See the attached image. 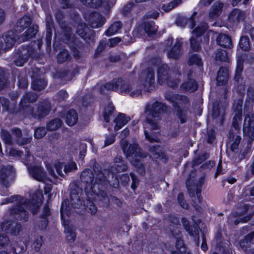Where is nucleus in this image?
Instances as JSON below:
<instances>
[{"label":"nucleus","mask_w":254,"mask_h":254,"mask_svg":"<svg viewBox=\"0 0 254 254\" xmlns=\"http://www.w3.org/2000/svg\"><path fill=\"white\" fill-rule=\"evenodd\" d=\"M43 193L42 190H37L32 195L30 199H22L18 205L13 208L10 214L15 219L26 221L28 219V213L24 207L26 208L33 214H35L42 202Z\"/></svg>","instance_id":"obj_1"},{"label":"nucleus","mask_w":254,"mask_h":254,"mask_svg":"<svg viewBox=\"0 0 254 254\" xmlns=\"http://www.w3.org/2000/svg\"><path fill=\"white\" fill-rule=\"evenodd\" d=\"M55 17L59 23L60 28L62 30L64 34L63 40L68 45L72 51L74 57L78 59L80 57L79 50L83 46V44L77 39L74 35L72 33L71 28L67 24L64 20V16L63 13L60 11L55 13Z\"/></svg>","instance_id":"obj_2"},{"label":"nucleus","mask_w":254,"mask_h":254,"mask_svg":"<svg viewBox=\"0 0 254 254\" xmlns=\"http://www.w3.org/2000/svg\"><path fill=\"white\" fill-rule=\"evenodd\" d=\"M108 177L105 176L104 174H100L96 177L94 183V174L91 170L86 169L82 172L80 175L81 181L85 183V191L86 194L92 196V194L98 195L100 193V190L107 185V180L109 179L110 175Z\"/></svg>","instance_id":"obj_3"},{"label":"nucleus","mask_w":254,"mask_h":254,"mask_svg":"<svg viewBox=\"0 0 254 254\" xmlns=\"http://www.w3.org/2000/svg\"><path fill=\"white\" fill-rule=\"evenodd\" d=\"M166 109L164 105L158 101L152 104H147L146 106L145 114L147 116L144 124V132L146 138L150 142H157L158 138L155 136H150L146 130L147 127H150L153 129L158 128V125L155 122L159 115Z\"/></svg>","instance_id":"obj_4"},{"label":"nucleus","mask_w":254,"mask_h":254,"mask_svg":"<svg viewBox=\"0 0 254 254\" xmlns=\"http://www.w3.org/2000/svg\"><path fill=\"white\" fill-rule=\"evenodd\" d=\"M133 84L127 82L122 78H115L111 82L101 86L100 92L105 93V90L115 91L122 94H129L133 97H138L141 94L139 90H133Z\"/></svg>","instance_id":"obj_5"},{"label":"nucleus","mask_w":254,"mask_h":254,"mask_svg":"<svg viewBox=\"0 0 254 254\" xmlns=\"http://www.w3.org/2000/svg\"><path fill=\"white\" fill-rule=\"evenodd\" d=\"M121 146L128 160L136 167L137 171L140 174L143 175L145 173V169L140 161L146 156V154L141 152L140 149L137 147L136 143L130 144L128 146L127 142L126 140H123L121 142Z\"/></svg>","instance_id":"obj_6"},{"label":"nucleus","mask_w":254,"mask_h":254,"mask_svg":"<svg viewBox=\"0 0 254 254\" xmlns=\"http://www.w3.org/2000/svg\"><path fill=\"white\" fill-rule=\"evenodd\" d=\"M55 168L57 174L61 177H64V174H67L77 169L76 163L73 161L63 163L60 161H56L53 164H49L47 165V169L49 174L54 179H56L58 177L55 172Z\"/></svg>","instance_id":"obj_7"},{"label":"nucleus","mask_w":254,"mask_h":254,"mask_svg":"<svg viewBox=\"0 0 254 254\" xmlns=\"http://www.w3.org/2000/svg\"><path fill=\"white\" fill-rule=\"evenodd\" d=\"M43 57V54H37L34 51L25 49H18L14 55V62L16 63L25 64L27 62H38Z\"/></svg>","instance_id":"obj_8"},{"label":"nucleus","mask_w":254,"mask_h":254,"mask_svg":"<svg viewBox=\"0 0 254 254\" xmlns=\"http://www.w3.org/2000/svg\"><path fill=\"white\" fill-rule=\"evenodd\" d=\"M164 45L169 58L176 60L179 58L182 53V42L178 39L174 41L173 38H169L165 41Z\"/></svg>","instance_id":"obj_9"},{"label":"nucleus","mask_w":254,"mask_h":254,"mask_svg":"<svg viewBox=\"0 0 254 254\" xmlns=\"http://www.w3.org/2000/svg\"><path fill=\"white\" fill-rule=\"evenodd\" d=\"M25 152L27 153L26 159L23 161V163L27 166V169L31 176L35 180L45 182L46 181V177L45 173L43 171V169L39 166H31L29 163L33 160V157L29 154V151L25 149Z\"/></svg>","instance_id":"obj_10"},{"label":"nucleus","mask_w":254,"mask_h":254,"mask_svg":"<svg viewBox=\"0 0 254 254\" xmlns=\"http://www.w3.org/2000/svg\"><path fill=\"white\" fill-rule=\"evenodd\" d=\"M16 37L12 31H9L0 37V55L12 48L16 42Z\"/></svg>","instance_id":"obj_11"},{"label":"nucleus","mask_w":254,"mask_h":254,"mask_svg":"<svg viewBox=\"0 0 254 254\" xmlns=\"http://www.w3.org/2000/svg\"><path fill=\"white\" fill-rule=\"evenodd\" d=\"M207 28V24L206 23H203L198 25L192 31V36L190 39V48L192 50L198 51L200 49V42L197 38L201 36Z\"/></svg>","instance_id":"obj_12"},{"label":"nucleus","mask_w":254,"mask_h":254,"mask_svg":"<svg viewBox=\"0 0 254 254\" xmlns=\"http://www.w3.org/2000/svg\"><path fill=\"white\" fill-rule=\"evenodd\" d=\"M244 136L248 139L250 143L254 139V115L248 114L246 115L243 126Z\"/></svg>","instance_id":"obj_13"},{"label":"nucleus","mask_w":254,"mask_h":254,"mask_svg":"<svg viewBox=\"0 0 254 254\" xmlns=\"http://www.w3.org/2000/svg\"><path fill=\"white\" fill-rule=\"evenodd\" d=\"M166 100L172 103L173 106L177 107L178 110L181 108L187 107L189 105V99L185 96L175 95L171 93H167L165 95Z\"/></svg>","instance_id":"obj_14"},{"label":"nucleus","mask_w":254,"mask_h":254,"mask_svg":"<svg viewBox=\"0 0 254 254\" xmlns=\"http://www.w3.org/2000/svg\"><path fill=\"white\" fill-rule=\"evenodd\" d=\"M76 33L86 42L95 41V31L90 29L85 23H79L77 27Z\"/></svg>","instance_id":"obj_15"},{"label":"nucleus","mask_w":254,"mask_h":254,"mask_svg":"<svg viewBox=\"0 0 254 254\" xmlns=\"http://www.w3.org/2000/svg\"><path fill=\"white\" fill-rule=\"evenodd\" d=\"M155 75L154 70L148 68L143 71L140 76V83L146 89H149L154 83Z\"/></svg>","instance_id":"obj_16"},{"label":"nucleus","mask_w":254,"mask_h":254,"mask_svg":"<svg viewBox=\"0 0 254 254\" xmlns=\"http://www.w3.org/2000/svg\"><path fill=\"white\" fill-rule=\"evenodd\" d=\"M243 101L239 99L233 106L234 116L232 125L236 129H240L242 124Z\"/></svg>","instance_id":"obj_17"},{"label":"nucleus","mask_w":254,"mask_h":254,"mask_svg":"<svg viewBox=\"0 0 254 254\" xmlns=\"http://www.w3.org/2000/svg\"><path fill=\"white\" fill-rule=\"evenodd\" d=\"M182 222L184 229L190 236H192L193 237L194 241H195L196 245L198 246L199 231L197 228V224L196 223L190 224V222L186 218H183Z\"/></svg>","instance_id":"obj_18"},{"label":"nucleus","mask_w":254,"mask_h":254,"mask_svg":"<svg viewBox=\"0 0 254 254\" xmlns=\"http://www.w3.org/2000/svg\"><path fill=\"white\" fill-rule=\"evenodd\" d=\"M246 17L245 11L235 8L233 10L228 16V21L234 25H238L240 22L243 21Z\"/></svg>","instance_id":"obj_19"},{"label":"nucleus","mask_w":254,"mask_h":254,"mask_svg":"<svg viewBox=\"0 0 254 254\" xmlns=\"http://www.w3.org/2000/svg\"><path fill=\"white\" fill-rule=\"evenodd\" d=\"M3 231L13 235H18L21 229L19 224L13 221H5L1 225Z\"/></svg>","instance_id":"obj_20"},{"label":"nucleus","mask_w":254,"mask_h":254,"mask_svg":"<svg viewBox=\"0 0 254 254\" xmlns=\"http://www.w3.org/2000/svg\"><path fill=\"white\" fill-rule=\"evenodd\" d=\"M88 21L91 27L94 28L100 27L105 23L104 17L98 12H92L89 15Z\"/></svg>","instance_id":"obj_21"},{"label":"nucleus","mask_w":254,"mask_h":254,"mask_svg":"<svg viewBox=\"0 0 254 254\" xmlns=\"http://www.w3.org/2000/svg\"><path fill=\"white\" fill-rule=\"evenodd\" d=\"M218 45L225 48L231 49L233 47L232 40L226 34H220L217 37Z\"/></svg>","instance_id":"obj_22"},{"label":"nucleus","mask_w":254,"mask_h":254,"mask_svg":"<svg viewBox=\"0 0 254 254\" xmlns=\"http://www.w3.org/2000/svg\"><path fill=\"white\" fill-rule=\"evenodd\" d=\"M38 28V26L37 25H33L31 27H30L19 38V42H24L34 37L37 32Z\"/></svg>","instance_id":"obj_23"},{"label":"nucleus","mask_w":254,"mask_h":254,"mask_svg":"<svg viewBox=\"0 0 254 254\" xmlns=\"http://www.w3.org/2000/svg\"><path fill=\"white\" fill-rule=\"evenodd\" d=\"M130 118L124 114H119L115 119V130L117 131L126 125L129 121Z\"/></svg>","instance_id":"obj_24"},{"label":"nucleus","mask_w":254,"mask_h":254,"mask_svg":"<svg viewBox=\"0 0 254 254\" xmlns=\"http://www.w3.org/2000/svg\"><path fill=\"white\" fill-rule=\"evenodd\" d=\"M158 80L160 83H163L166 81L167 83L170 85L168 81V76L166 64H163L159 67L158 70Z\"/></svg>","instance_id":"obj_25"},{"label":"nucleus","mask_w":254,"mask_h":254,"mask_svg":"<svg viewBox=\"0 0 254 254\" xmlns=\"http://www.w3.org/2000/svg\"><path fill=\"white\" fill-rule=\"evenodd\" d=\"M176 23L178 26L181 27H184L187 24H188L190 29L193 28L194 26V20L192 17L188 19L185 16H179L177 18Z\"/></svg>","instance_id":"obj_26"},{"label":"nucleus","mask_w":254,"mask_h":254,"mask_svg":"<svg viewBox=\"0 0 254 254\" xmlns=\"http://www.w3.org/2000/svg\"><path fill=\"white\" fill-rule=\"evenodd\" d=\"M254 237V231L247 235L243 240H241L238 243L237 246H239L244 250H246L247 248L249 247L252 244V240Z\"/></svg>","instance_id":"obj_27"},{"label":"nucleus","mask_w":254,"mask_h":254,"mask_svg":"<svg viewBox=\"0 0 254 254\" xmlns=\"http://www.w3.org/2000/svg\"><path fill=\"white\" fill-rule=\"evenodd\" d=\"M121 21H117L113 23L108 29L105 31V34L107 36H110L117 33L122 27Z\"/></svg>","instance_id":"obj_28"},{"label":"nucleus","mask_w":254,"mask_h":254,"mask_svg":"<svg viewBox=\"0 0 254 254\" xmlns=\"http://www.w3.org/2000/svg\"><path fill=\"white\" fill-rule=\"evenodd\" d=\"M78 120V115L74 110H70L65 117V123L69 126L75 125Z\"/></svg>","instance_id":"obj_29"},{"label":"nucleus","mask_w":254,"mask_h":254,"mask_svg":"<svg viewBox=\"0 0 254 254\" xmlns=\"http://www.w3.org/2000/svg\"><path fill=\"white\" fill-rule=\"evenodd\" d=\"M13 170L11 166H8L1 169L0 171V179L3 182L6 180L11 178L13 175Z\"/></svg>","instance_id":"obj_30"},{"label":"nucleus","mask_w":254,"mask_h":254,"mask_svg":"<svg viewBox=\"0 0 254 254\" xmlns=\"http://www.w3.org/2000/svg\"><path fill=\"white\" fill-rule=\"evenodd\" d=\"M143 27L145 32L149 35L151 36L155 34L158 29V27L155 24L154 21H148L144 23Z\"/></svg>","instance_id":"obj_31"},{"label":"nucleus","mask_w":254,"mask_h":254,"mask_svg":"<svg viewBox=\"0 0 254 254\" xmlns=\"http://www.w3.org/2000/svg\"><path fill=\"white\" fill-rule=\"evenodd\" d=\"M50 109V104L49 102L46 101L40 104V106L38 108L37 113H35V116L38 117H43L46 116Z\"/></svg>","instance_id":"obj_32"},{"label":"nucleus","mask_w":254,"mask_h":254,"mask_svg":"<svg viewBox=\"0 0 254 254\" xmlns=\"http://www.w3.org/2000/svg\"><path fill=\"white\" fill-rule=\"evenodd\" d=\"M228 78V74L227 69L221 67L218 72L217 77V82L218 85H222L225 83Z\"/></svg>","instance_id":"obj_33"},{"label":"nucleus","mask_w":254,"mask_h":254,"mask_svg":"<svg viewBox=\"0 0 254 254\" xmlns=\"http://www.w3.org/2000/svg\"><path fill=\"white\" fill-rule=\"evenodd\" d=\"M215 60L217 62L230 63V59L228 53L223 50H218L215 53Z\"/></svg>","instance_id":"obj_34"},{"label":"nucleus","mask_w":254,"mask_h":254,"mask_svg":"<svg viewBox=\"0 0 254 254\" xmlns=\"http://www.w3.org/2000/svg\"><path fill=\"white\" fill-rule=\"evenodd\" d=\"M9 242L8 238L5 236L0 235V246L1 247H4L6 244V249L7 250V252L5 251H0V254H8L10 253L13 252L14 253L15 252L14 249L10 245H8V242Z\"/></svg>","instance_id":"obj_35"},{"label":"nucleus","mask_w":254,"mask_h":254,"mask_svg":"<svg viewBox=\"0 0 254 254\" xmlns=\"http://www.w3.org/2000/svg\"><path fill=\"white\" fill-rule=\"evenodd\" d=\"M114 168L115 169H112V172L113 173H115V170L117 172L125 171L127 169V165L122 160L120 157H117L114 162Z\"/></svg>","instance_id":"obj_36"},{"label":"nucleus","mask_w":254,"mask_h":254,"mask_svg":"<svg viewBox=\"0 0 254 254\" xmlns=\"http://www.w3.org/2000/svg\"><path fill=\"white\" fill-rule=\"evenodd\" d=\"M237 64L253 63L254 62V56L251 53L241 54L237 57Z\"/></svg>","instance_id":"obj_37"},{"label":"nucleus","mask_w":254,"mask_h":254,"mask_svg":"<svg viewBox=\"0 0 254 254\" xmlns=\"http://www.w3.org/2000/svg\"><path fill=\"white\" fill-rule=\"evenodd\" d=\"M181 88L185 91L192 92L197 89V85L194 80L189 79L188 81L182 84Z\"/></svg>","instance_id":"obj_38"},{"label":"nucleus","mask_w":254,"mask_h":254,"mask_svg":"<svg viewBox=\"0 0 254 254\" xmlns=\"http://www.w3.org/2000/svg\"><path fill=\"white\" fill-rule=\"evenodd\" d=\"M223 3L219 1L215 2L211 7L209 15L211 17L218 16L221 12Z\"/></svg>","instance_id":"obj_39"},{"label":"nucleus","mask_w":254,"mask_h":254,"mask_svg":"<svg viewBox=\"0 0 254 254\" xmlns=\"http://www.w3.org/2000/svg\"><path fill=\"white\" fill-rule=\"evenodd\" d=\"M79 189L77 190H72L70 192L71 204L74 208H78L81 205V201L79 199L78 195Z\"/></svg>","instance_id":"obj_40"},{"label":"nucleus","mask_w":254,"mask_h":254,"mask_svg":"<svg viewBox=\"0 0 254 254\" xmlns=\"http://www.w3.org/2000/svg\"><path fill=\"white\" fill-rule=\"evenodd\" d=\"M31 23V19L28 16H24L19 19L17 21L16 27L19 31L23 30L28 27Z\"/></svg>","instance_id":"obj_41"},{"label":"nucleus","mask_w":254,"mask_h":254,"mask_svg":"<svg viewBox=\"0 0 254 254\" xmlns=\"http://www.w3.org/2000/svg\"><path fill=\"white\" fill-rule=\"evenodd\" d=\"M57 59L58 62L62 64L69 62L71 59V56L67 50L62 49L58 55Z\"/></svg>","instance_id":"obj_42"},{"label":"nucleus","mask_w":254,"mask_h":254,"mask_svg":"<svg viewBox=\"0 0 254 254\" xmlns=\"http://www.w3.org/2000/svg\"><path fill=\"white\" fill-rule=\"evenodd\" d=\"M47 85V82L44 79L36 80L34 78L32 82V87L34 90H41Z\"/></svg>","instance_id":"obj_43"},{"label":"nucleus","mask_w":254,"mask_h":254,"mask_svg":"<svg viewBox=\"0 0 254 254\" xmlns=\"http://www.w3.org/2000/svg\"><path fill=\"white\" fill-rule=\"evenodd\" d=\"M239 47L244 51H248L250 49V41L248 36H242L239 43Z\"/></svg>","instance_id":"obj_44"},{"label":"nucleus","mask_w":254,"mask_h":254,"mask_svg":"<svg viewBox=\"0 0 254 254\" xmlns=\"http://www.w3.org/2000/svg\"><path fill=\"white\" fill-rule=\"evenodd\" d=\"M63 225L64 227V232L66 234L67 240L69 242H73L76 237L75 233L67 224H65V223L64 222Z\"/></svg>","instance_id":"obj_45"},{"label":"nucleus","mask_w":254,"mask_h":254,"mask_svg":"<svg viewBox=\"0 0 254 254\" xmlns=\"http://www.w3.org/2000/svg\"><path fill=\"white\" fill-rule=\"evenodd\" d=\"M62 121L59 119L51 121L47 124V129L50 130H54L59 128L62 125Z\"/></svg>","instance_id":"obj_46"},{"label":"nucleus","mask_w":254,"mask_h":254,"mask_svg":"<svg viewBox=\"0 0 254 254\" xmlns=\"http://www.w3.org/2000/svg\"><path fill=\"white\" fill-rule=\"evenodd\" d=\"M84 5L94 8H97L103 3L101 0H80Z\"/></svg>","instance_id":"obj_47"},{"label":"nucleus","mask_w":254,"mask_h":254,"mask_svg":"<svg viewBox=\"0 0 254 254\" xmlns=\"http://www.w3.org/2000/svg\"><path fill=\"white\" fill-rule=\"evenodd\" d=\"M107 45H108V43L106 39L100 41L95 51L94 57L95 58L98 57L101 54Z\"/></svg>","instance_id":"obj_48"},{"label":"nucleus","mask_w":254,"mask_h":254,"mask_svg":"<svg viewBox=\"0 0 254 254\" xmlns=\"http://www.w3.org/2000/svg\"><path fill=\"white\" fill-rule=\"evenodd\" d=\"M49 209L47 207H45L44 210V217L42 218V220L39 224V227L42 230L46 229L48 225V220L46 217L49 214Z\"/></svg>","instance_id":"obj_49"},{"label":"nucleus","mask_w":254,"mask_h":254,"mask_svg":"<svg viewBox=\"0 0 254 254\" xmlns=\"http://www.w3.org/2000/svg\"><path fill=\"white\" fill-rule=\"evenodd\" d=\"M1 138L6 146H8L12 144V140L9 133L6 130H2L1 132Z\"/></svg>","instance_id":"obj_50"},{"label":"nucleus","mask_w":254,"mask_h":254,"mask_svg":"<svg viewBox=\"0 0 254 254\" xmlns=\"http://www.w3.org/2000/svg\"><path fill=\"white\" fill-rule=\"evenodd\" d=\"M37 98V96L35 94L33 93H27L24 97V98L22 99L21 101V105L23 106L25 105L24 104L26 103L27 102H31L34 101Z\"/></svg>","instance_id":"obj_51"},{"label":"nucleus","mask_w":254,"mask_h":254,"mask_svg":"<svg viewBox=\"0 0 254 254\" xmlns=\"http://www.w3.org/2000/svg\"><path fill=\"white\" fill-rule=\"evenodd\" d=\"M189 64H202L201 57L197 54H192L190 56Z\"/></svg>","instance_id":"obj_52"},{"label":"nucleus","mask_w":254,"mask_h":254,"mask_svg":"<svg viewBox=\"0 0 254 254\" xmlns=\"http://www.w3.org/2000/svg\"><path fill=\"white\" fill-rule=\"evenodd\" d=\"M243 70V64H237L236 69L235 80L238 83L241 79V74Z\"/></svg>","instance_id":"obj_53"},{"label":"nucleus","mask_w":254,"mask_h":254,"mask_svg":"<svg viewBox=\"0 0 254 254\" xmlns=\"http://www.w3.org/2000/svg\"><path fill=\"white\" fill-rule=\"evenodd\" d=\"M6 151L10 156L14 157H19L21 155V152L19 151L16 150L11 147L6 146Z\"/></svg>","instance_id":"obj_54"},{"label":"nucleus","mask_w":254,"mask_h":254,"mask_svg":"<svg viewBox=\"0 0 254 254\" xmlns=\"http://www.w3.org/2000/svg\"><path fill=\"white\" fill-rule=\"evenodd\" d=\"M46 133V131L44 127H39L35 131V137L36 138H41Z\"/></svg>","instance_id":"obj_55"},{"label":"nucleus","mask_w":254,"mask_h":254,"mask_svg":"<svg viewBox=\"0 0 254 254\" xmlns=\"http://www.w3.org/2000/svg\"><path fill=\"white\" fill-rule=\"evenodd\" d=\"M43 242V238L41 236L37 237L35 238L33 244L35 251H38L40 249Z\"/></svg>","instance_id":"obj_56"},{"label":"nucleus","mask_w":254,"mask_h":254,"mask_svg":"<svg viewBox=\"0 0 254 254\" xmlns=\"http://www.w3.org/2000/svg\"><path fill=\"white\" fill-rule=\"evenodd\" d=\"M176 248L177 251L185 252L186 251L183 241L181 239H178L176 242Z\"/></svg>","instance_id":"obj_57"},{"label":"nucleus","mask_w":254,"mask_h":254,"mask_svg":"<svg viewBox=\"0 0 254 254\" xmlns=\"http://www.w3.org/2000/svg\"><path fill=\"white\" fill-rule=\"evenodd\" d=\"M121 41V39L118 37H115L114 38H110L108 40V45L110 47H114L116 46Z\"/></svg>","instance_id":"obj_58"},{"label":"nucleus","mask_w":254,"mask_h":254,"mask_svg":"<svg viewBox=\"0 0 254 254\" xmlns=\"http://www.w3.org/2000/svg\"><path fill=\"white\" fill-rule=\"evenodd\" d=\"M150 152L154 155H156L155 158H158L161 157L160 153L161 149L159 146H153L149 149Z\"/></svg>","instance_id":"obj_59"},{"label":"nucleus","mask_w":254,"mask_h":254,"mask_svg":"<svg viewBox=\"0 0 254 254\" xmlns=\"http://www.w3.org/2000/svg\"><path fill=\"white\" fill-rule=\"evenodd\" d=\"M113 110H114V108L111 106H110L108 107V110H107L106 109H105V112L104 113V120L106 122L108 123L109 122L110 116L112 114V113Z\"/></svg>","instance_id":"obj_60"},{"label":"nucleus","mask_w":254,"mask_h":254,"mask_svg":"<svg viewBox=\"0 0 254 254\" xmlns=\"http://www.w3.org/2000/svg\"><path fill=\"white\" fill-rule=\"evenodd\" d=\"M109 59L110 61L112 63L124 62V61L123 60V57L119 55H110Z\"/></svg>","instance_id":"obj_61"},{"label":"nucleus","mask_w":254,"mask_h":254,"mask_svg":"<svg viewBox=\"0 0 254 254\" xmlns=\"http://www.w3.org/2000/svg\"><path fill=\"white\" fill-rule=\"evenodd\" d=\"M134 3L130 2L127 4L122 9V13L123 15H127L131 9L133 7Z\"/></svg>","instance_id":"obj_62"},{"label":"nucleus","mask_w":254,"mask_h":254,"mask_svg":"<svg viewBox=\"0 0 254 254\" xmlns=\"http://www.w3.org/2000/svg\"><path fill=\"white\" fill-rule=\"evenodd\" d=\"M46 28H53L54 21L51 14H47L45 19Z\"/></svg>","instance_id":"obj_63"},{"label":"nucleus","mask_w":254,"mask_h":254,"mask_svg":"<svg viewBox=\"0 0 254 254\" xmlns=\"http://www.w3.org/2000/svg\"><path fill=\"white\" fill-rule=\"evenodd\" d=\"M115 140V137L113 134L107 135L105 140V146H107L112 144Z\"/></svg>","instance_id":"obj_64"}]
</instances>
